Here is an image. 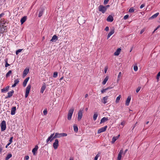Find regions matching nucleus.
I'll return each mask as SVG.
<instances>
[{
	"label": "nucleus",
	"instance_id": "obj_46",
	"mask_svg": "<svg viewBox=\"0 0 160 160\" xmlns=\"http://www.w3.org/2000/svg\"><path fill=\"white\" fill-rule=\"evenodd\" d=\"M134 70L135 71H137L138 70V67L137 66H134L133 67Z\"/></svg>",
	"mask_w": 160,
	"mask_h": 160
},
{
	"label": "nucleus",
	"instance_id": "obj_1",
	"mask_svg": "<svg viewBox=\"0 0 160 160\" xmlns=\"http://www.w3.org/2000/svg\"><path fill=\"white\" fill-rule=\"evenodd\" d=\"M98 11L102 12V13H104L106 11V8L104 6L100 5L98 7Z\"/></svg>",
	"mask_w": 160,
	"mask_h": 160
},
{
	"label": "nucleus",
	"instance_id": "obj_9",
	"mask_svg": "<svg viewBox=\"0 0 160 160\" xmlns=\"http://www.w3.org/2000/svg\"><path fill=\"white\" fill-rule=\"evenodd\" d=\"M82 110L80 109L78 113V121H80L82 119Z\"/></svg>",
	"mask_w": 160,
	"mask_h": 160
},
{
	"label": "nucleus",
	"instance_id": "obj_28",
	"mask_svg": "<svg viewBox=\"0 0 160 160\" xmlns=\"http://www.w3.org/2000/svg\"><path fill=\"white\" fill-rule=\"evenodd\" d=\"M159 14V12L156 13H155L154 14L152 15L151 17H150L149 18V19H152L156 18L158 15Z\"/></svg>",
	"mask_w": 160,
	"mask_h": 160
},
{
	"label": "nucleus",
	"instance_id": "obj_48",
	"mask_svg": "<svg viewBox=\"0 0 160 160\" xmlns=\"http://www.w3.org/2000/svg\"><path fill=\"white\" fill-rule=\"evenodd\" d=\"M43 113L44 115H46L47 114V111L46 109H45L43 111Z\"/></svg>",
	"mask_w": 160,
	"mask_h": 160
},
{
	"label": "nucleus",
	"instance_id": "obj_60",
	"mask_svg": "<svg viewBox=\"0 0 160 160\" xmlns=\"http://www.w3.org/2000/svg\"><path fill=\"white\" fill-rule=\"evenodd\" d=\"M104 7H106V10H107V8L108 7H110V5H106V6H104Z\"/></svg>",
	"mask_w": 160,
	"mask_h": 160
},
{
	"label": "nucleus",
	"instance_id": "obj_42",
	"mask_svg": "<svg viewBox=\"0 0 160 160\" xmlns=\"http://www.w3.org/2000/svg\"><path fill=\"white\" fill-rule=\"evenodd\" d=\"M19 79H15L14 81V83L15 84H16L17 85L18 83H19Z\"/></svg>",
	"mask_w": 160,
	"mask_h": 160
},
{
	"label": "nucleus",
	"instance_id": "obj_35",
	"mask_svg": "<svg viewBox=\"0 0 160 160\" xmlns=\"http://www.w3.org/2000/svg\"><path fill=\"white\" fill-rule=\"evenodd\" d=\"M73 129L74 132H77L78 131V128L77 125H74L73 126Z\"/></svg>",
	"mask_w": 160,
	"mask_h": 160
},
{
	"label": "nucleus",
	"instance_id": "obj_13",
	"mask_svg": "<svg viewBox=\"0 0 160 160\" xmlns=\"http://www.w3.org/2000/svg\"><path fill=\"white\" fill-rule=\"evenodd\" d=\"M113 20V17L111 15H109L107 18V21L108 22H112Z\"/></svg>",
	"mask_w": 160,
	"mask_h": 160
},
{
	"label": "nucleus",
	"instance_id": "obj_19",
	"mask_svg": "<svg viewBox=\"0 0 160 160\" xmlns=\"http://www.w3.org/2000/svg\"><path fill=\"white\" fill-rule=\"evenodd\" d=\"M9 86H6L5 88H3L1 90V92H7L9 90Z\"/></svg>",
	"mask_w": 160,
	"mask_h": 160
},
{
	"label": "nucleus",
	"instance_id": "obj_51",
	"mask_svg": "<svg viewBox=\"0 0 160 160\" xmlns=\"http://www.w3.org/2000/svg\"><path fill=\"white\" fill-rule=\"evenodd\" d=\"M145 28H143L142 29L140 32V34H142L145 31Z\"/></svg>",
	"mask_w": 160,
	"mask_h": 160
},
{
	"label": "nucleus",
	"instance_id": "obj_50",
	"mask_svg": "<svg viewBox=\"0 0 160 160\" xmlns=\"http://www.w3.org/2000/svg\"><path fill=\"white\" fill-rule=\"evenodd\" d=\"M109 0H104V1L103 3L104 5H106L108 2Z\"/></svg>",
	"mask_w": 160,
	"mask_h": 160
},
{
	"label": "nucleus",
	"instance_id": "obj_59",
	"mask_svg": "<svg viewBox=\"0 0 160 160\" xmlns=\"http://www.w3.org/2000/svg\"><path fill=\"white\" fill-rule=\"evenodd\" d=\"M16 84H15L14 83L12 85V87H15L16 86Z\"/></svg>",
	"mask_w": 160,
	"mask_h": 160
},
{
	"label": "nucleus",
	"instance_id": "obj_41",
	"mask_svg": "<svg viewBox=\"0 0 160 160\" xmlns=\"http://www.w3.org/2000/svg\"><path fill=\"white\" fill-rule=\"evenodd\" d=\"M134 11V9L133 8H131L129 9V12H130L132 13Z\"/></svg>",
	"mask_w": 160,
	"mask_h": 160
},
{
	"label": "nucleus",
	"instance_id": "obj_7",
	"mask_svg": "<svg viewBox=\"0 0 160 160\" xmlns=\"http://www.w3.org/2000/svg\"><path fill=\"white\" fill-rule=\"evenodd\" d=\"M45 11V9L43 7H41L40 9V10L38 14V17L40 18L43 15L44 12Z\"/></svg>",
	"mask_w": 160,
	"mask_h": 160
},
{
	"label": "nucleus",
	"instance_id": "obj_25",
	"mask_svg": "<svg viewBox=\"0 0 160 160\" xmlns=\"http://www.w3.org/2000/svg\"><path fill=\"white\" fill-rule=\"evenodd\" d=\"M121 51V49L120 48H118L117 49V50L114 52V55L116 56H118L119 55Z\"/></svg>",
	"mask_w": 160,
	"mask_h": 160
},
{
	"label": "nucleus",
	"instance_id": "obj_11",
	"mask_svg": "<svg viewBox=\"0 0 160 160\" xmlns=\"http://www.w3.org/2000/svg\"><path fill=\"white\" fill-rule=\"evenodd\" d=\"M53 134H51L50 136H49L48 139L46 140V143L47 144H48L49 143V141L50 142H52V140H53L52 136H53Z\"/></svg>",
	"mask_w": 160,
	"mask_h": 160
},
{
	"label": "nucleus",
	"instance_id": "obj_57",
	"mask_svg": "<svg viewBox=\"0 0 160 160\" xmlns=\"http://www.w3.org/2000/svg\"><path fill=\"white\" fill-rule=\"evenodd\" d=\"M106 91L105 90V89H103L101 91V93H104V92H105Z\"/></svg>",
	"mask_w": 160,
	"mask_h": 160
},
{
	"label": "nucleus",
	"instance_id": "obj_30",
	"mask_svg": "<svg viewBox=\"0 0 160 160\" xmlns=\"http://www.w3.org/2000/svg\"><path fill=\"white\" fill-rule=\"evenodd\" d=\"M14 91L13 90H12L11 91L9 92L8 93V97L10 98L12 96L13 94L14 93Z\"/></svg>",
	"mask_w": 160,
	"mask_h": 160
},
{
	"label": "nucleus",
	"instance_id": "obj_21",
	"mask_svg": "<svg viewBox=\"0 0 160 160\" xmlns=\"http://www.w3.org/2000/svg\"><path fill=\"white\" fill-rule=\"evenodd\" d=\"M29 77L27 78L24 80L23 82V86L24 87H25L27 85V83L29 79Z\"/></svg>",
	"mask_w": 160,
	"mask_h": 160
},
{
	"label": "nucleus",
	"instance_id": "obj_32",
	"mask_svg": "<svg viewBox=\"0 0 160 160\" xmlns=\"http://www.w3.org/2000/svg\"><path fill=\"white\" fill-rule=\"evenodd\" d=\"M5 62V66L6 68L8 67V66H9L10 65L9 64L8 62V58H6L4 60Z\"/></svg>",
	"mask_w": 160,
	"mask_h": 160
},
{
	"label": "nucleus",
	"instance_id": "obj_20",
	"mask_svg": "<svg viewBox=\"0 0 160 160\" xmlns=\"http://www.w3.org/2000/svg\"><path fill=\"white\" fill-rule=\"evenodd\" d=\"M38 147L37 145L35 146L34 148L32 151V152L34 155L35 154L36 152H37L38 149Z\"/></svg>",
	"mask_w": 160,
	"mask_h": 160
},
{
	"label": "nucleus",
	"instance_id": "obj_61",
	"mask_svg": "<svg viewBox=\"0 0 160 160\" xmlns=\"http://www.w3.org/2000/svg\"><path fill=\"white\" fill-rule=\"evenodd\" d=\"M113 88V87H111V86H109V87H108V89H112Z\"/></svg>",
	"mask_w": 160,
	"mask_h": 160
},
{
	"label": "nucleus",
	"instance_id": "obj_2",
	"mask_svg": "<svg viewBox=\"0 0 160 160\" xmlns=\"http://www.w3.org/2000/svg\"><path fill=\"white\" fill-rule=\"evenodd\" d=\"M1 131H5L6 128V122L4 120L2 121L0 124Z\"/></svg>",
	"mask_w": 160,
	"mask_h": 160
},
{
	"label": "nucleus",
	"instance_id": "obj_18",
	"mask_svg": "<svg viewBox=\"0 0 160 160\" xmlns=\"http://www.w3.org/2000/svg\"><path fill=\"white\" fill-rule=\"evenodd\" d=\"M16 110V107L15 106L13 107L12 108L11 113L12 115H14L15 114Z\"/></svg>",
	"mask_w": 160,
	"mask_h": 160
},
{
	"label": "nucleus",
	"instance_id": "obj_64",
	"mask_svg": "<svg viewBox=\"0 0 160 160\" xmlns=\"http://www.w3.org/2000/svg\"><path fill=\"white\" fill-rule=\"evenodd\" d=\"M63 78V77H62L61 78H60L59 79V81H61V80H62Z\"/></svg>",
	"mask_w": 160,
	"mask_h": 160
},
{
	"label": "nucleus",
	"instance_id": "obj_45",
	"mask_svg": "<svg viewBox=\"0 0 160 160\" xmlns=\"http://www.w3.org/2000/svg\"><path fill=\"white\" fill-rule=\"evenodd\" d=\"M160 76V71L158 73V74H157L156 78L157 80H158L159 79Z\"/></svg>",
	"mask_w": 160,
	"mask_h": 160
},
{
	"label": "nucleus",
	"instance_id": "obj_43",
	"mask_svg": "<svg viewBox=\"0 0 160 160\" xmlns=\"http://www.w3.org/2000/svg\"><path fill=\"white\" fill-rule=\"evenodd\" d=\"M61 133V137H65L67 136V134L66 133Z\"/></svg>",
	"mask_w": 160,
	"mask_h": 160
},
{
	"label": "nucleus",
	"instance_id": "obj_10",
	"mask_svg": "<svg viewBox=\"0 0 160 160\" xmlns=\"http://www.w3.org/2000/svg\"><path fill=\"white\" fill-rule=\"evenodd\" d=\"M53 134V136H52V137L53 138V139H56V138H60L61 137V133H58V132H56V133L55 134V135H54V133H53L52 134Z\"/></svg>",
	"mask_w": 160,
	"mask_h": 160
},
{
	"label": "nucleus",
	"instance_id": "obj_8",
	"mask_svg": "<svg viewBox=\"0 0 160 160\" xmlns=\"http://www.w3.org/2000/svg\"><path fill=\"white\" fill-rule=\"evenodd\" d=\"M107 127L108 126H105L104 127L100 128L98 130L97 132L99 134L105 131L106 130Z\"/></svg>",
	"mask_w": 160,
	"mask_h": 160
},
{
	"label": "nucleus",
	"instance_id": "obj_39",
	"mask_svg": "<svg viewBox=\"0 0 160 160\" xmlns=\"http://www.w3.org/2000/svg\"><path fill=\"white\" fill-rule=\"evenodd\" d=\"M58 73L57 72H54L53 73V77L54 78H56L58 76Z\"/></svg>",
	"mask_w": 160,
	"mask_h": 160
},
{
	"label": "nucleus",
	"instance_id": "obj_53",
	"mask_svg": "<svg viewBox=\"0 0 160 160\" xmlns=\"http://www.w3.org/2000/svg\"><path fill=\"white\" fill-rule=\"evenodd\" d=\"M26 160H28L29 158V157L28 156H25L24 158Z\"/></svg>",
	"mask_w": 160,
	"mask_h": 160
},
{
	"label": "nucleus",
	"instance_id": "obj_22",
	"mask_svg": "<svg viewBox=\"0 0 160 160\" xmlns=\"http://www.w3.org/2000/svg\"><path fill=\"white\" fill-rule=\"evenodd\" d=\"M27 17L26 16H24L20 20V22L22 24H23L26 20Z\"/></svg>",
	"mask_w": 160,
	"mask_h": 160
},
{
	"label": "nucleus",
	"instance_id": "obj_58",
	"mask_svg": "<svg viewBox=\"0 0 160 160\" xmlns=\"http://www.w3.org/2000/svg\"><path fill=\"white\" fill-rule=\"evenodd\" d=\"M11 144H10L9 143H8L6 146L5 148H7L8 146H9Z\"/></svg>",
	"mask_w": 160,
	"mask_h": 160
},
{
	"label": "nucleus",
	"instance_id": "obj_54",
	"mask_svg": "<svg viewBox=\"0 0 160 160\" xmlns=\"http://www.w3.org/2000/svg\"><path fill=\"white\" fill-rule=\"evenodd\" d=\"M125 121H123L121 122V125H122L123 126L125 124Z\"/></svg>",
	"mask_w": 160,
	"mask_h": 160
},
{
	"label": "nucleus",
	"instance_id": "obj_44",
	"mask_svg": "<svg viewBox=\"0 0 160 160\" xmlns=\"http://www.w3.org/2000/svg\"><path fill=\"white\" fill-rule=\"evenodd\" d=\"M129 17V15L128 14H127L124 16L123 17V19L124 20H126Z\"/></svg>",
	"mask_w": 160,
	"mask_h": 160
},
{
	"label": "nucleus",
	"instance_id": "obj_4",
	"mask_svg": "<svg viewBox=\"0 0 160 160\" xmlns=\"http://www.w3.org/2000/svg\"><path fill=\"white\" fill-rule=\"evenodd\" d=\"M31 88V85L29 84L28 85V86L26 88V91H25V97L27 98L29 94V92Z\"/></svg>",
	"mask_w": 160,
	"mask_h": 160
},
{
	"label": "nucleus",
	"instance_id": "obj_31",
	"mask_svg": "<svg viewBox=\"0 0 160 160\" xmlns=\"http://www.w3.org/2000/svg\"><path fill=\"white\" fill-rule=\"evenodd\" d=\"M98 113L97 112H95L94 113L93 116V120L94 121H95L98 116Z\"/></svg>",
	"mask_w": 160,
	"mask_h": 160
},
{
	"label": "nucleus",
	"instance_id": "obj_24",
	"mask_svg": "<svg viewBox=\"0 0 160 160\" xmlns=\"http://www.w3.org/2000/svg\"><path fill=\"white\" fill-rule=\"evenodd\" d=\"M108 96H106L105 97H104L102 99V102L104 104L106 103L107 102V100L108 99Z\"/></svg>",
	"mask_w": 160,
	"mask_h": 160
},
{
	"label": "nucleus",
	"instance_id": "obj_26",
	"mask_svg": "<svg viewBox=\"0 0 160 160\" xmlns=\"http://www.w3.org/2000/svg\"><path fill=\"white\" fill-rule=\"evenodd\" d=\"M108 117H104L101 120L100 123H102L108 120Z\"/></svg>",
	"mask_w": 160,
	"mask_h": 160
},
{
	"label": "nucleus",
	"instance_id": "obj_40",
	"mask_svg": "<svg viewBox=\"0 0 160 160\" xmlns=\"http://www.w3.org/2000/svg\"><path fill=\"white\" fill-rule=\"evenodd\" d=\"M100 156V153H98L95 157L94 160H97L98 157Z\"/></svg>",
	"mask_w": 160,
	"mask_h": 160
},
{
	"label": "nucleus",
	"instance_id": "obj_5",
	"mask_svg": "<svg viewBox=\"0 0 160 160\" xmlns=\"http://www.w3.org/2000/svg\"><path fill=\"white\" fill-rule=\"evenodd\" d=\"M58 143L59 141L58 139H56L55 140V142L53 144V146L55 149H56L58 148L59 145Z\"/></svg>",
	"mask_w": 160,
	"mask_h": 160
},
{
	"label": "nucleus",
	"instance_id": "obj_38",
	"mask_svg": "<svg viewBox=\"0 0 160 160\" xmlns=\"http://www.w3.org/2000/svg\"><path fill=\"white\" fill-rule=\"evenodd\" d=\"M22 50V49H19L17 50L16 52V55H18L19 53L21 52Z\"/></svg>",
	"mask_w": 160,
	"mask_h": 160
},
{
	"label": "nucleus",
	"instance_id": "obj_27",
	"mask_svg": "<svg viewBox=\"0 0 160 160\" xmlns=\"http://www.w3.org/2000/svg\"><path fill=\"white\" fill-rule=\"evenodd\" d=\"M29 72V69L26 68L25 69L23 72V76H26L28 74Z\"/></svg>",
	"mask_w": 160,
	"mask_h": 160
},
{
	"label": "nucleus",
	"instance_id": "obj_37",
	"mask_svg": "<svg viewBox=\"0 0 160 160\" xmlns=\"http://www.w3.org/2000/svg\"><path fill=\"white\" fill-rule=\"evenodd\" d=\"M122 75V73L121 72H120L119 73L118 75V79H117V82H118L120 79V78L121 77V76Z\"/></svg>",
	"mask_w": 160,
	"mask_h": 160
},
{
	"label": "nucleus",
	"instance_id": "obj_62",
	"mask_svg": "<svg viewBox=\"0 0 160 160\" xmlns=\"http://www.w3.org/2000/svg\"><path fill=\"white\" fill-rule=\"evenodd\" d=\"M88 94H86L85 95V98H87L88 97Z\"/></svg>",
	"mask_w": 160,
	"mask_h": 160
},
{
	"label": "nucleus",
	"instance_id": "obj_33",
	"mask_svg": "<svg viewBox=\"0 0 160 160\" xmlns=\"http://www.w3.org/2000/svg\"><path fill=\"white\" fill-rule=\"evenodd\" d=\"M12 154L11 153H8L7 157H6L5 158V160H8L10 158L12 157Z\"/></svg>",
	"mask_w": 160,
	"mask_h": 160
},
{
	"label": "nucleus",
	"instance_id": "obj_56",
	"mask_svg": "<svg viewBox=\"0 0 160 160\" xmlns=\"http://www.w3.org/2000/svg\"><path fill=\"white\" fill-rule=\"evenodd\" d=\"M108 69V68L107 67H105V68L104 72L105 73H106Z\"/></svg>",
	"mask_w": 160,
	"mask_h": 160
},
{
	"label": "nucleus",
	"instance_id": "obj_36",
	"mask_svg": "<svg viewBox=\"0 0 160 160\" xmlns=\"http://www.w3.org/2000/svg\"><path fill=\"white\" fill-rule=\"evenodd\" d=\"M120 98H121V95H119L116 98V103H118L119 102Z\"/></svg>",
	"mask_w": 160,
	"mask_h": 160
},
{
	"label": "nucleus",
	"instance_id": "obj_23",
	"mask_svg": "<svg viewBox=\"0 0 160 160\" xmlns=\"http://www.w3.org/2000/svg\"><path fill=\"white\" fill-rule=\"evenodd\" d=\"M114 29H112L110 32L107 35V39H108L114 33Z\"/></svg>",
	"mask_w": 160,
	"mask_h": 160
},
{
	"label": "nucleus",
	"instance_id": "obj_52",
	"mask_svg": "<svg viewBox=\"0 0 160 160\" xmlns=\"http://www.w3.org/2000/svg\"><path fill=\"white\" fill-rule=\"evenodd\" d=\"M145 6V4H142L140 6V8L141 9H142Z\"/></svg>",
	"mask_w": 160,
	"mask_h": 160
},
{
	"label": "nucleus",
	"instance_id": "obj_34",
	"mask_svg": "<svg viewBox=\"0 0 160 160\" xmlns=\"http://www.w3.org/2000/svg\"><path fill=\"white\" fill-rule=\"evenodd\" d=\"M12 71L11 70H9L6 74V77L7 78L10 76L11 74L12 73Z\"/></svg>",
	"mask_w": 160,
	"mask_h": 160
},
{
	"label": "nucleus",
	"instance_id": "obj_16",
	"mask_svg": "<svg viewBox=\"0 0 160 160\" xmlns=\"http://www.w3.org/2000/svg\"><path fill=\"white\" fill-rule=\"evenodd\" d=\"M131 99V97L130 96H128L126 100L125 103V105L127 106H128L129 105Z\"/></svg>",
	"mask_w": 160,
	"mask_h": 160
},
{
	"label": "nucleus",
	"instance_id": "obj_3",
	"mask_svg": "<svg viewBox=\"0 0 160 160\" xmlns=\"http://www.w3.org/2000/svg\"><path fill=\"white\" fill-rule=\"evenodd\" d=\"M74 110V109L73 108H72L69 110L68 115V120L71 119Z\"/></svg>",
	"mask_w": 160,
	"mask_h": 160
},
{
	"label": "nucleus",
	"instance_id": "obj_12",
	"mask_svg": "<svg viewBox=\"0 0 160 160\" xmlns=\"http://www.w3.org/2000/svg\"><path fill=\"white\" fill-rule=\"evenodd\" d=\"M123 152V151L122 149L120 150L119 152L117 158V160H121L122 158V154Z\"/></svg>",
	"mask_w": 160,
	"mask_h": 160
},
{
	"label": "nucleus",
	"instance_id": "obj_29",
	"mask_svg": "<svg viewBox=\"0 0 160 160\" xmlns=\"http://www.w3.org/2000/svg\"><path fill=\"white\" fill-rule=\"evenodd\" d=\"M108 76H107L104 78L103 81L102 82V84L103 85H105L106 84V82L108 81Z\"/></svg>",
	"mask_w": 160,
	"mask_h": 160
},
{
	"label": "nucleus",
	"instance_id": "obj_15",
	"mask_svg": "<svg viewBox=\"0 0 160 160\" xmlns=\"http://www.w3.org/2000/svg\"><path fill=\"white\" fill-rule=\"evenodd\" d=\"M46 88V85L44 82L43 83V84L41 87V88L40 89V92L42 93L45 90Z\"/></svg>",
	"mask_w": 160,
	"mask_h": 160
},
{
	"label": "nucleus",
	"instance_id": "obj_14",
	"mask_svg": "<svg viewBox=\"0 0 160 160\" xmlns=\"http://www.w3.org/2000/svg\"><path fill=\"white\" fill-rule=\"evenodd\" d=\"M58 37L57 35H54L52 36V38L50 40V41L52 42H55L58 40Z\"/></svg>",
	"mask_w": 160,
	"mask_h": 160
},
{
	"label": "nucleus",
	"instance_id": "obj_6",
	"mask_svg": "<svg viewBox=\"0 0 160 160\" xmlns=\"http://www.w3.org/2000/svg\"><path fill=\"white\" fill-rule=\"evenodd\" d=\"M0 26V33H2L4 32H7V28L6 26Z\"/></svg>",
	"mask_w": 160,
	"mask_h": 160
},
{
	"label": "nucleus",
	"instance_id": "obj_49",
	"mask_svg": "<svg viewBox=\"0 0 160 160\" xmlns=\"http://www.w3.org/2000/svg\"><path fill=\"white\" fill-rule=\"evenodd\" d=\"M13 138V137H10L9 140V142L10 144H11V143L12 142Z\"/></svg>",
	"mask_w": 160,
	"mask_h": 160
},
{
	"label": "nucleus",
	"instance_id": "obj_47",
	"mask_svg": "<svg viewBox=\"0 0 160 160\" xmlns=\"http://www.w3.org/2000/svg\"><path fill=\"white\" fill-rule=\"evenodd\" d=\"M141 88V87H138L136 90V92L137 93H138L140 90Z\"/></svg>",
	"mask_w": 160,
	"mask_h": 160
},
{
	"label": "nucleus",
	"instance_id": "obj_55",
	"mask_svg": "<svg viewBox=\"0 0 160 160\" xmlns=\"http://www.w3.org/2000/svg\"><path fill=\"white\" fill-rule=\"evenodd\" d=\"M109 30V28L108 26H107L105 28V30L106 31H108Z\"/></svg>",
	"mask_w": 160,
	"mask_h": 160
},
{
	"label": "nucleus",
	"instance_id": "obj_63",
	"mask_svg": "<svg viewBox=\"0 0 160 160\" xmlns=\"http://www.w3.org/2000/svg\"><path fill=\"white\" fill-rule=\"evenodd\" d=\"M127 151H128V149H126L124 152V154H125V153H126V152H127Z\"/></svg>",
	"mask_w": 160,
	"mask_h": 160
},
{
	"label": "nucleus",
	"instance_id": "obj_17",
	"mask_svg": "<svg viewBox=\"0 0 160 160\" xmlns=\"http://www.w3.org/2000/svg\"><path fill=\"white\" fill-rule=\"evenodd\" d=\"M120 136V135L119 134L118 136L116 137H114L112 138V140L111 141V142L112 143H113L115 142L119 138Z\"/></svg>",
	"mask_w": 160,
	"mask_h": 160
}]
</instances>
